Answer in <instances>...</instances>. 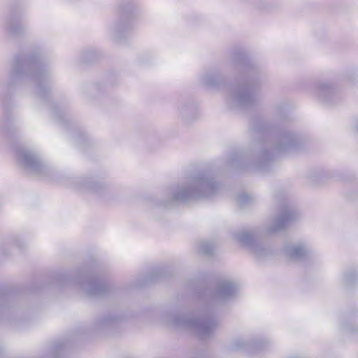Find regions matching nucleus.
<instances>
[{"label":"nucleus","mask_w":358,"mask_h":358,"mask_svg":"<svg viewBox=\"0 0 358 358\" xmlns=\"http://www.w3.org/2000/svg\"><path fill=\"white\" fill-rule=\"evenodd\" d=\"M357 278L355 271H350L343 275V281L346 287H350L354 284Z\"/></svg>","instance_id":"aec40b11"},{"label":"nucleus","mask_w":358,"mask_h":358,"mask_svg":"<svg viewBox=\"0 0 358 358\" xmlns=\"http://www.w3.org/2000/svg\"><path fill=\"white\" fill-rule=\"evenodd\" d=\"M267 342L265 341H247L243 338L236 339L232 343V348L236 350H244L249 354H255L257 351L264 349Z\"/></svg>","instance_id":"f8f14e48"},{"label":"nucleus","mask_w":358,"mask_h":358,"mask_svg":"<svg viewBox=\"0 0 358 358\" xmlns=\"http://www.w3.org/2000/svg\"><path fill=\"white\" fill-rule=\"evenodd\" d=\"M355 129H356V131H358V122L355 125Z\"/></svg>","instance_id":"bb28decb"},{"label":"nucleus","mask_w":358,"mask_h":358,"mask_svg":"<svg viewBox=\"0 0 358 358\" xmlns=\"http://www.w3.org/2000/svg\"><path fill=\"white\" fill-rule=\"evenodd\" d=\"M8 296L6 294L0 292V310L6 306Z\"/></svg>","instance_id":"5701e85b"},{"label":"nucleus","mask_w":358,"mask_h":358,"mask_svg":"<svg viewBox=\"0 0 358 358\" xmlns=\"http://www.w3.org/2000/svg\"><path fill=\"white\" fill-rule=\"evenodd\" d=\"M134 6L129 3H121L117 7L119 19L110 27V32L116 41L124 38L131 28V18L134 13Z\"/></svg>","instance_id":"423d86ee"},{"label":"nucleus","mask_w":358,"mask_h":358,"mask_svg":"<svg viewBox=\"0 0 358 358\" xmlns=\"http://www.w3.org/2000/svg\"><path fill=\"white\" fill-rule=\"evenodd\" d=\"M238 285L229 280H220L212 299L213 303H221L234 298L238 292Z\"/></svg>","instance_id":"9b49d317"},{"label":"nucleus","mask_w":358,"mask_h":358,"mask_svg":"<svg viewBox=\"0 0 358 358\" xmlns=\"http://www.w3.org/2000/svg\"><path fill=\"white\" fill-rule=\"evenodd\" d=\"M301 143V138L296 133L282 131L273 141L259 142L252 151L234 152L229 157L228 163L236 169L267 171L276 156L295 150Z\"/></svg>","instance_id":"f257e3e1"},{"label":"nucleus","mask_w":358,"mask_h":358,"mask_svg":"<svg viewBox=\"0 0 358 358\" xmlns=\"http://www.w3.org/2000/svg\"><path fill=\"white\" fill-rule=\"evenodd\" d=\"M117 320H118V317H117L115 316L110 315L108 317H104L100 318L97 321V326L99 327H103L111 324L113 322L117 321Z\"/></svg>","instance_id":"412c9836"},{"label":"nucleus","mask_w":358,"mask_h":358,"mask_svg":"<svg viewBox=\"0 0 358 358\" xmlns=\"http://www.w3.org/2000/svg\"><path fill=\"white\" fill-rule=\"evenodd\" d=\"M284 250L286 255L294 260L303 259L310 252L309 248L306 244L301 243L287 244Z\"/></svg>","instance_id":"ddd939ff"},{"label":"nucleus","mask_w":358,"mask_h":358,"mask_svg":"<svg viewBox=\"0 0 358 358\" xmlns=\"http://www.w3.org/2000/svg\"><path fill=\"white\" fill-rule=\"evenodd\" d=\"M335 92V88L329 83L321 82L317 84L316 94L324 102H329Z\"/></svg>","instance_id":"2eb2a0df"},{"label":"nucleus","mask_w":358,"mask_h":358,"mask_svg":"<svg viewBox=\"0 0 358 358\" xmlns=\"http://www.w3.org/2000/svg\"><path fill=\"white\" fill-rule=\"evenodd\" d=\"M77 143H78V145H82L81 140H80V138H78V139L77 140Z\"/></svg>","instance_id":"a878e982"},{"label":"nucleus","mask_w":358,"mask_h":358,"mask_svg":"<svg viewBox=\"0 0 358 358\" xmlns=\"http://www.w3.org/2000/svg\"><path fill=\"white\" fill-rule=\"evenodd\" d=\"M79 283L81 289L91 296H103L109 293L112 289L110 285L96 277L83 276Z\"/></svg>","instance_id":"9d476101"},{"label":"nucleus","mask_w":358,"mask_h":358,"mask_svg":"<svg viewBox=\"0 0 358 358\" xmlns=\"http://www.w3.org/2000/svg\"><path fill=\"white\" fill-rule=\"evenodd\" d=\"M345 331L351 332V333H357L358 334V329L357 328H356V329H354V328L353 329H350V328L346 327Z\"/></svg>","instance_id":"393cba45"},{"label":"nucleus","mask_w":358,"mask_h":358,"mask_svg":"<svg viewBox=\"0 0 358 358\" xmlns=\"http://www.w3.org/2000/svg\"><path fill=\"white\" fill-rule=\"evenodd\" d=\"M325 173L321 169H313L308 172V177L314 183L319 182L324 176Z\"/></svg>","instance_id":"6ab92c4d"},{"label":"nucleus","mask_w":358,"mask_h":358,"mask_svg":"<svg viewBox=\"0 0 358 358\" xmlns=\"http://www.w3.org/2000/svg\"><path fill=\"white\" fill-rule=\"evenodd\" d=\"M253 83L250 82L246 85L231 87L228 92L227 101L230 108H242L252 106L257 101L255 95L251 90Z\"/></svg>","instance_id":"0eeeda50"},{"label":"nucleus","mask_w":358,"mask_h":358,"mask_svg":"<svg viewBox=\"0 0 358 358\" xmlns=\"http://www.w3.org/2000/svg\"><path fill=\"white\" fill-rule=\"evenodd\" d=\"M165 320L168 325L187 329L201 339L211 337L217 327V320L209 309L201 317L193 315L179 317L174 313H169L165 316Z\"/></svg>","instance_id":"39448f33"},{"label":"nucleus","mask_w":358,"mask_h":358,"mask_svg":"<svg viewBox=\"0 0 358 358\" xmlns=\"http://www.w3.org/2000/svg\"><path fill=\"white\" fill-rule=\"evenodd\" d=\"M215 243L210 241H201L198 243V250L206 255L213 254Z\"/></svg>","instance_id":"a211bd4d"},{"label":"nucleus","mask_w":358,"mask_h":358,"mask_svg":"<svg viewBox=\"0 0 358 358\" xmlns=\"http://www.w3.org/2000/svg\"><path fill=\"white\" fill-rule=\"evenodd\" d=\"M220 188V183L210 171L194 173L170 187L167 199L159 205L169 207L178 202L187 203L211 198L219 192Z\"/></svg>","instance_id":"f03ea898"},{"label":"nucleus","mask_w":358,"mask_h":358,"mask_svg":"<svg viewBox=\"0 0 358 358\" xmlns=\"http://www.w3.org/2000/svg\"><path fill=\"white\" fill-rule=\"evenodd\" d=\"M222 80V76L217 71L206 72L200 78V82L208 87L217 86L221 83Z\"/></svg>","instance_id":"dca6fc26"},{"label":"nucleus","mask_w":358,"mask_h":358,"mask_svg":"<svg viewBox=\"0 0 358 358\" xmlns=\"http://www.w3.org/2000/svg\"><path fill=\"white\" fill-rule=\"evenodd\" d=\"M24 77L36 84L38 96L45 95L48 76L37 55L20 54L15 57L8 73L9 82L13 84Z\"/></svg>","instance_id":"20e7f679"},{"label":"nucleus","mask_w":358,"mask_h":358,"mask_svg":"<svg viewBox=\"0 0 358 358\" xmlns=\"http://www.w3.org/2000/svg\"><path fill=\"white\" fill-rule=\"evenodd\" d=\"M296 217V211L285 205L279 215L271 219L264 228L238 231L234 233V237L237 242L246 246L255 258L261 260L270 255L271 250L259 242L258 239L282 231Z\"/></svg>","instance_id":"7ed1b4c3"},{"label":"nucleus","mask_w":358,"mask_h":358,"mask_svg":"<svg viewBox=\"0 0 358 358\" xmlns=\"http://www.w3.org/2000/svg\"><path fill=\"white\" fill-rule=\"evenodd\" d=\"M17 156L25 169L40 176H48L50 168L43 162L40 155L34 150L20 148L17 152Z\"/></svg>","instance_id":"6e6552de"},{"label":"nucleus","mask_w":358,"mask_h":358,"mask_svg":"<svg viewBox=\"0 0 358 358\" xmlns=\"http://www.w3.org/2000/svg\"><path fill=\"white\" fill-rule=\"evenodd\" d=\"M74 189L80 192H91L104 199H107L109 193L108 187L101 182L94 181L91 178H77L72 181Z\"/></svg>","instance_id":"1a4fd4ad"},{"label":"nucleus","mask_w":358,"mask_h":358,"mask_svg":"<svg viewBox=\"0 0 358 358\" xmlns=\"http://www.w3.org/2000/svg\"><path fill=\"white\" fill-rule=\"evenodd\" d=\"M252 201V198L247 194H242L237 197L238 203L241 207L250 203Z\"/></svg>","instance_id":"4be33fe9"},{"label":"nucleus","mask_w":358,"mask_h":358,"mask_svg":"<svg viewBox=\"0 0 358 358\" xmlns=\"http://www.w3.org/2000/svg\"><path fill=\"white\" fill-rule=\"evenodd\" d=\"M268 129V125L267 124H264V125H262H262H259V126L257 125V127L255 128V129L257 131H261V130H264V129Z\"/></svg>","instance_id":"b1692460"},{"label":"nucleus","mask_w":358,"mask_h":358,"mask_svg":"<svg viewBox=\"0 0 358 358\" xmlns=\"http://www.w3.org/2000/svg\"><path fill=\"white\" fill-rule=\"evenodd\" d=\"M180 116L186 122H190L197 116L196 106L190 101H183L178 105Z\"/></svg>","instance_id":"4468645a"},{"label":"nucleus","mask_w":358,"mask_h":358,"mask_svg":"<svg viewBox=\"0 0 358 358\" xmlns=\"http://www.w3.org/2000/svg\"><path fill=\"white\" fill-rule=\"evenodd\" d=\"M7 29L10 35L18 36L25 30V26L21 22L12 19L10 20Z\"/></svg>","instance_id":"f3484780"}]
</instances>
